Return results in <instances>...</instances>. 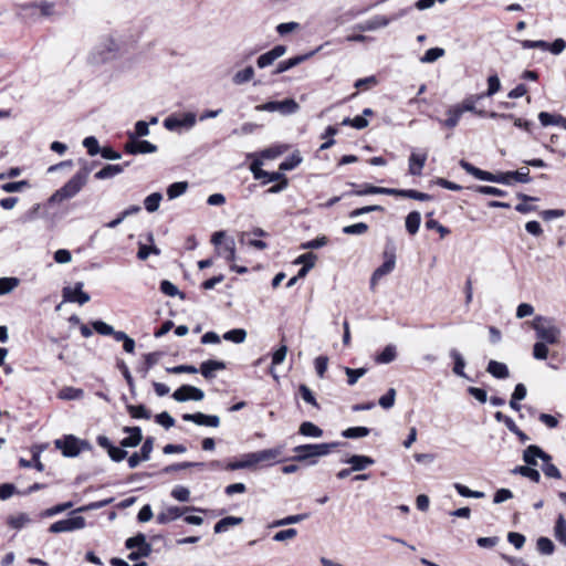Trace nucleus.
I'll list each match as a JSON object with an SVG mask.
<instances>
[{"label":"nucleus","instance_id":"obj_1","mask_svg":"<svg viewBox=\"0 0 566 566\" xmlns=\"http://www.w3.org/2000/svg\"><path fill=\"white\" fill-rule=\"evenodd\" d=\"M338 442L332 443H310L301 444L293 448V460L298 462L310 461V464L316 463V458L325 457L338 447Z\"/></svg>","mask_w":566,"mask_h":566},{"label":"nucleus","instance_id":"obj_2","mask_svg":"<svg viewBox=\"0 0 566 566\" xmlns=\"http://www.w3.org/2000/svg\"><path fill=\"white\" fill-rule=\"evenodd\" d=\"M90 169L84 167L76 172L63 187L56 190L50 198V202H62L75 197L86 185Z\"/></svg>","mask_w":566,"mask_h":566},{"label":"nucleus","instance_id":"obj_3","mask_svg":"<svg viewBox=\"0 0 566 566\" xmlns=\"http://www.w3.org/2000/svg\"><path fill=\"white\" fill-rule=\"evenodd\" d=\"M120 50L119 42L112 35L101 39L88 55L91 64H102L117 56Z\"/></svg>","mask_w":566,"mask_h":566},{"label":"nucleus","instance_id":"obj_4","mask_svg":"<svg viewBox=\"0 0 566 566\" xmlns=\"http://www.w3.org/2000/svg\"><path fill=\"white\" fill-rule=\"evenodd\" d=\"M539 342L554 345L558 343L560 329L553 323L552 318L537 315L531 323Z\"/></svg>","mask_w":566,"mask_h":566},{"label":"nucleus","instance_id":"obj_5","mask_svg":"<svg viewBox=\"0 0 566 566\" xmlns=\"http://www.w3.org/2000/svg\"><path fill=\"white\" fill-rule=\"evenodd\" d=\"M259 112H277L282 115H291L300 109L298 104L293 98L284 101H271L255 106Z\"/></svg>","mask_w":566,"mask_h":566},{"label":"nucleus","instance_id":"obj_6","mask_svg":"<svg viewBox=\"0 0 566 566\" xmlns=\"http://www.w3.org/2000/svg\"><path fill=\"white\" fill-rule=\"evenodd\" d=\"M197 123L196 114L192 112L180 115H170L164 119V127L168 130L176 132L181 129H190Z\"/></svg>","mask_w":566,"mask_h":566},{"label":"nucleus","instance_id":"obj_7","mask_svg":"<svg viewBox=\"0 0 566 566\" xmlns=\"http://www.w3.org/2000/svg\"><path fill=\"white\" fill-rule=\"evenodd\" d=\"M407 13V10L403 9L399 11L397 14L392 17H386V15H374L373 18L360 22L356 25V29L366 32V31H375L381 28H386L391 21L399 19L400 17L405 15Z\"/></svg>","mask_w":566,"mask_h":566},{"label":"nucleus","instance_id":"obj_8","mask_svg":"<svg viewBox=\"0 0 566 566\" xmlns=\"http://www.w3.org/2000/svg\"><path fill=\"white\" fill-rule=\"evenodd\" d=\"M56 449L62 451V454L67 458H73L80 454L82 447H85L86 443L76 437L70 434L65 436L63 439H57L54 442Z\"/></svg>","mask_w":566,"mask_h":566},{"label":"nucleus","instance_id":"obj_9","mask_svg":"<svg viewBox=\"0 0 566 566\" xmlns=\"http://www.w3.org/2000/svg\"><path fill=\"white\" fill-rule=\"evenodd\" d=\"M86 526V521L83 516H72L65 520H60L50 525L49 532L51 533H67L83 530Z\"/></svg>","mask_w":566,"mask_h":566},{"label":"nucleus","instance_id":"obj_10","mask_svg":"<svg viewBox=\"0 0 566 566\" xmlns=\"http://www.w3.org/2000/svg\"><path fill=\"white\" fill-rule=\"evenodd\" d=\"M137 544H140L142 547L140 549L133 551L128 555V559L130 560H137L140 557H147L151 553V545L146 542V536L144 534H138L134 537H129L125 543L126 548L128 549H134L137 546Z\"/></svg>","mask_w":566,"mask_h":566},{"label":"nucleus","instance_id":"obj_11","mask_svg":"<svg viewBox=\"0 0 566 566\" xmlns=\"http://www.w3.org/2000/svg\"><path fill=\"white\" fill-rule=\"evenodd\" d=\"M83 282H77L73 287H64L62 291L63 302L78 303L80 305L87 303L91 297L83 291Z\"/></svg>","mask_w":566,"mask_h":566},{"label":"nucleus","instance_id":"obj_12","mask_svg":"<svg viewBox=\"0 0 566 566\" xmlns=\"http://www.w3.org/2000/svg\"><path fill=\"white\" fill-rule=\"evenodd\" d=\"M172 398L178 402H185L188 400L200 401L205 398V392L195 386L182 385L174 391Z\"/></svg>","mask_w":566,"mask_h":566},{"label":"nucleus","instance_id":"obj_13","mask_svg":"<svg viewBox=\"0 0 566 566\" xmlns=\"http://www.w3.org/2000/svg\"><path fill=\"white\" fill-rule=\"evenodd\" d=\"M460 166L468 174L472 175L473 177H475L479 180L490 181V182H497V184H501V181H505L503 177H500V172L499 174H492V172L482 170V169L473 166L472 164H470V163H468L465 160H461L460 161Z\"/></svg>","mask_w":566,"mask_h":566},{"label":"nucleus","instance_id":"obj_14","mask_svg":"<svg viewBox=\"0 0 566 566\" xmlns=\"http://www.w3.org/2000/svg\"><path fill=\"white\" fill-rule=\"evenodd\" d=\"M125 151L130 155L153 154L157 151V146L148 140H140L129 136L128 142L125 144Z\"/></svg>","mask_w":566,"mask_h":566},{"label":"nucleus","instance_id":"obj_15","mask_svg":"<svg viewBox=\"0 0 566 566\" xmlns=\"http://www.w3.org/2000/svg\"><path fill=\"white\" fill-rule=\"evenodd\" d=\"M385 261L384 263L375 270L371 276V284H376L378 280H380L382 276L389 274L394 271L396 265V255L394 251H385L384 252Z\"/></svg>","mask_w":566,"mask_h":566},{"label":"nucleus","instance_id":"obj_16","mask_svg":"<svg viewBox=\"0 0 566 566\" xmlns=\"http://www.w3.org/2000/svg\"><path fill=\"white\" fill-rule=\"evenodd\" d=\"M182 420L193 422L198 426L217 428L220 424V418L214 415H205L202 412L185 413Z\"/></svg>","mask_w":566,"mask_h":566},{"label":"nucleus","instance_id":"obj_17","mask_svg":"<svg viewBox=\"0 0 566 566\" xmlns=\"http://www.w3.org/2000/svg\"><path fill=\"white\" fill-rule=\"evenodd\" d=\"M258 467L259 465L256 462L255 453L249 452V453L242 454L239 460L227 463L224 469L228 471H235V470H243V469L255 470V469H258Z\"/></svg>","mask_w":566,"mask_h":566},{"label":"nucleus","instance_id":"obj_18","mask_svg":"<svg viewBox=\"0 0 566 566\" xmlns=\"http://www.w3.org/2000/svg\"><path fill=\"white\" fill-rule=\"evenodd\" d=\"M188 511H201V510L193 507V506H190V507L187 506L184 509L178 507V506H169L157 515V522L159 524H166V523L172 522V521L181 517L184 515V513L188 512Z\"/></svg>","mask_w":566,"mask_h":566},{"label":"nucleus","instance_id":"obj_19","mask_svg":"<svg viewBox=\"0 0 566 566\" xmlns=\"http://www.w3.org/2000/svg\"><path fill=\"white\" fill-rule=\"evenodd\" d=\"M286 46L284 45H276L270 51L261 54L256 60V65L260 69L268 67L272 65L277 59L283 56L286 53Z\"/></svg>","mask_w":566,"mask_h":566},{"label":"nucleus","instance_id":"obj_20","mask_svg":"<svg viewBox=\"0 0 566 566\" xmlns=\"http://www.w3.org/2000/svg\"><path fill=\"white\" fill-rule=\"evenodd\" d=\"M282 448L275 447L271 449H264L254 452L256 457L258 465L265 464V465H272L276 462H280V457L282 455Z\"/></svg>","mask_w":566,"mask_h":566},{"label":"nucleus","instance_id":"obj_21","mask_svg":"<svg viewBox=\"0 0 566 566\" xmlns=\"http://www.w3.org/2000/svg\"><path fill=\"white\" fill-rule=\"evenodd\" d=\"M537 459L543 460L544 462L551 461V455L545 453L539 447L537 446H528L523 453V460L528 465H536Z\"/></svg>","mask_w":566,"mask_h":566},{"label":"nucleus","instance_id":"obj_22","mask_svg":"<svg viewBox=\"0 0 566 566\" xmlns=\"http://www.w3.org/2000/svg\"><path fill=\"white\" fill-rule=\"evenodd\" d=\"M427 153L412 151L409 157L408 170L412 176H420L427 161Z\"/></svg>","mask_w":566,"mask_h":566},{"label":"nucleus","instance_id":"obj_23","mask_svg":"<svg viewBox=\"0 0 566 566\" xmlns=\"http://www.w3.org/2000/svg\"><path fill=\"white\" fill-rule=\"evenodd\" d=\"M500 177H503L505 181H501L503 185H511L512 180L517 182L527 184L531 181L530 169L522 168L517 171L500 172Z\"/></svg>","mask_w":566,"mask_h":566},{"label":"nucleus","instance_id":"obj_24","mask_svg":"<svg viewBox=\"0 0 566 566\" xmlns=\"http://www.w3.org/2000/svg\"><path fill=\"white\" fill-rule=\"evenodd\" d=\"M226 368V364L220 360H206L200 365V369L198 371L207 379H212L216 377V371L223 370Z\"/></svg>","mask_w":566,"mask_h":566},{"label":"nucleus","instance_id":"obj_25","mask_svg":"<svg viewBox=\"0 0 566 566\" xmlns=\"http://www.w3.org/2000/svg\"><path fill=\"white\" fill-rule=\"evenodd\" d=\"M124 431L129 433V436L120 441L123 448H134L142 442L143 434L139 427H125Z\"/></svg>","mask_w":566,"mask_h":566},{"label":"nucleus","instance_id":"obj_26","mask_svg":"<svg viewBox=\"0 0 566 566\" xmlns=\"http://www.w3.org/2000/svg\"><path fill=\"white\" fill-rule=\"evenodd\" d=\"M313 55H314V52H310V53H306L303 55H297V56L291 57L289 60L282 61L277 64L276 70L274 71V74H281L283 72H286L290 69L305 62Z\"/></svg>","mask_w":566,"mask_h":566},{"label":"nucleus","instance_id":"obj_27","mask_svg":"<svg viewBox=\"0 0 566 566\" xmlns=\"http://www.w3.org/2000/svg\"><path fill=\"white\" fill-rule=\"evenodd\" d=\"M129 163L117 164V165H106L99 171L95 174V178L99 180L113 178L124 171L126 167H128Z\"/></svg>","mask_w":566,"mask_h":566},{"label":"nucleus","instance_id":"obj_28","mask_svg":"<svg viewBox=\"0 0 566 566\" xmlns=\"http://www.w3.org/2000/svg\"><path fill=\"white\" fill-rule=\"evenodd\" d=\"M344 462L350 464L353 471H361L373 465L375 463V460L367 455L355 454L346 459Z\"/></svg>","mask_w":566,"mask_h":566},{"label":"nucleus","instance_id":"obj_29","mask_svg":"<svg viewBox=\"0 0 566 566\" xmlns=\"http://www.w3.org/2000/svg\"><path fill=\"white\" fill-rule=\"evenodd\" d=\"M481 98H483V95H481V94L472 95V96L467 97L461 104H458L455 106L461 109L462 114L464 112H472V113H475L476 115L483 117L486 115V112H484L482 109L478 111L475 107V103L478 101H480Z\"/></svg>","mask_w":566,"mask_h":566},{"label":"nucleus","instance_id":"obj_30","mask_svg":"<svg viewBox=\"0 0 566 566\" xmlns=\"http://www.w3.org/2000/svg\"><path fill=\"white\" fill-rule=\"evenodd\" d=\"M538 120L543 126L556 125L566 129V117L559 114H551L547 112H541L538 114Z\"/></svg>","mask_w":566,"mask_h":566},{"label":"nucleus","instance_id":"obj_31","mask_svg":"<svg viewBox=\"0 0 566 566\" xmlns=\"http://www.w3.org/2000/svg\"><path fill=\"white\" fill-rule=\"evenodd\" d=\"M243 522L242 517L227 516L216 523L213 531L217 534L227 532L230 527L240 525Z\"/></svg>","mask_w":566,"mask_h":566},{"label":"nucleus","instance_id":"obj_32","mask_svg":"<svg viewBox=\"0 0 566 566\" xmlns=\"http://www.w3.org/2000/svg\"><path fill=\"white\" fill-rule=\"evenodd\" d=\"M239 242L242 245H248L258 250H265L268 248V243L265 241L251 237V233H248V231H243L239 234Z\"/></svg>","mask_w":566,"mask_h":566},{"label":"nucleus","instance_id":"obj_33","mask_svg":"<svg viewBox=\"0 0 566 566\" xmlns=\"http://www.w3.org/2000/svg\"><path fill=\"white\" fill-rule=\"evenodd\" d=\"M486 370L497 379L507 378L510 375L507 366L496 360H490Z\"/></svg>","mask_w":566,"mask_h":566},{"label":"nucleus","instance_id":"obj_34","mask_svg":"<svg viewBox=\"0 0 566 566\" xmlns=\"http://www.w3.org/2000/svg\"><path fill=\"white\" fill-rule=\"evenodd\" d=\"M447 115L448 118L444 120L439 119V123L448 128H454L460 122L462 112L460 108L453 105L447 111Z\"/></svg>","mask_w":566,"mask_h":566},{"label":"nucleus","instance_id":"obj_35","mask_svg":"<svg viewBox=\"0 0 566 566\" xmlns=\"http://www.w3.org/2000/svg\"><path fill=\"white\" fill-rule=\"evenodd\" d=\"M449 356L453 359L454 366H453V373L458 375L459 377L465 378L467 375L464 373L465 367V360L461 353L457 349H451L449 352Z\"/></svg>","mask_w":566,"mask_h":566},{"label":"nucleus","instance_id":"obj_36","mask_svg":"<svg viewBox=\"0 0 566 566\" xmlns=\"http://www.w3.org/2000/svg\"><path fill=\"white\" fill-rule=\"evenodd\" d=\"M397 357V347L392 344L387 345L382 352L375 358L378 364H389Z\"/></svg>","mask_w":566,"mask_h":566},{"label":"nucleus","instance_id":"obj_37","mask_svg":"<svg viewBox=\"0 0 566 566\" xmlns=\"http://www.w3.org/2000/svg\"><path fill=\"white\" fill-rule=\"evenodd\" d=\"M30 522L31 518L27 513H18L15 515H10L7 518V524L14 530H21Z\"/></svg>","mask_w":566,"mask_h":566},{"label":"nucleus","instance_id":"obj_38","mask_svg":"<svg viewBox=\"0 0 566 566\" xmlns=\"http://www.w3.org/2000/svg\"><path fill=\"white\" fill-rule=\"evenodd\" d=\"M83 389L71 386L63 387L57 394V397L63 400H77L83 398Z\"/></svg>","mask_w":566,"mask_h":566},{"label":"nucleus","instance_id":"obj_39","mask_svg":"<svg viewBox=\"0 0 566 566\" xmlns=\"http://www.w3.org/2000/svg\"><path fill=\"white\" fill-rule=\"evenodd\" d=\"M298 432L305 437L319 438L323 430L311 421H305L300 426Z\"/></svg>","mask_w":566,"mask_h":566},{"label":"nucleus","instance_id":"obj_40","mask_svg":"<svg viewBox=\"0 0 566 566\" xmlns=\"http://www.w3.org/2000/svg\"><path fill=\"white\" fill-rule=\"evenodd\" d=\"M253 77H254V69L249 65L245 69L238 71L233 75L232 82L235 85H242V84L250 82Z\"/></svg>","mask_w":566,"mask_h":566},{"label":"nucleus","instance_id":"obj_41","mask_svg":"<svg viewBox=\"0 0 566 566\" xmlns=\"http://www.w3.org/2000/svg\"><path fill=\"white\" fill-rule=\"evenodd\" d=\"M421 222V214L418 211L410 212L406 218V229L410 234H416Z\"/></svg>","mask_w":566,"mask_h":566},{"label":"nucleus","instance_id":"obj_42","mask_svg":"<svg viewBox=\"0 0 566 566\" xmlns=\"http://www.w3.org/2000/svg\"><path fill=\"white\" fill-rule=\"evenodd\" d=\"M188 189V182L187 181H178L171 184L167 188V196L169 200H174L180 196H182Z\"/></svg>","mask_w":566,"mask_h":566},{"label":"nucleus","instance_id":"obj_43","mask_svg":"<svg viewBox=\"0 0 566 566\" xmlns=\"http://www.w3.org/2000/svg\"><path fill=\"white\" fill-rule=\"evenodd\" d=\"M554 535L557 541L566 545V520L563 515H559L556 521Z\"/></svg>","mask_w":566,"mask_h":566},{"label":"nucleus","instance_id":"obj_44","mask_svg":"<svg viewBox=\"0 0 566 566\" xmlns=\"http://www.w3.org/2000/svg\"><path fill=\"white\" fill-rule=\"evenodd\" d=\"M245 338H247V331L243 328H234V329L228 331L227 333L223 334V339L235 343V344L243 343L245 340Z\"/></svg>","mask_w":566,"mask_h":566},{"label":"nucleus","instance_id":"obj_45","mask_svg":"<svg viewBox=\"0 0 566 566\" xmlns=\"http://www.w3.org/2000/svg\"><path fill=\"white\" fill-rule=\"evenodd\" d=\"M163 196L160 192H153L147 196L144 200L145 209L148 212H155L158 210Z\"/></svg>","mask_w":566,"mask_h":566},{"label":"nucleus","instance_id":"obj_46","mask_svg":"<svg viewBox=\"0 0 566 566\" xmlns=\"http://www.w3.org/2000/svg\"><path fill=\"white\" fill-rule=\"evenodd\" d=\"M115 340L123 342V348L126 353L133 354L135 352V340L129 337L125 332L118 331L115 334Z\"/></svg>","mask_w":566,"mask_h":566},{"label":"nucleus","instance_id":"obj_47","mask_svg":"<svg viewBox=\"0 0 566 566\" xmlns=\"http://www.w3.org/2000/svg\"><path fill=\"white\" fill-rule=\"evenodd\" d=\"M307 516H308L307 514L289 515L284 518L274 521L271 524V527H280V526L296 524V523H300V522L306 520Z\"/></svg>","mask_w":566,"mask_h":566},{"label":"nucleus","instance_id":"obj_48","mask_svg":"<svg viewBox=\"0 0 566 566\" xmlns=\"http://www.w3.org/2000/svg\"><path fill=\"white\" fill-rule=\"evenodd\" d=\"M367 370L368 369L364 368V367L357 368V369H353V368H349V367H344V371H345V374L347 376V384L349 386H354L358 381V379L360 377L366 375Z\"/></svg>","mask_w":566,"mask_h":566},{"label":"nucleus","instance_id":"obj_49","mask_svg":"<svg viewBox=\"0 0 566 566\" xmlns=\"http://www.w3.org/2000/svg\"><path fill=\"white\" fill-rule=\"evenodd\" d=\"M513 473H516V474H521L525 478H528L530 480H532L533 482H539V479H541V474L539 472L536 470V469H533L528 465H525V467H516L514 470H513Z\"/></svg>","mask_w":566,"mask_h":566},{"label":"nucleus","instance_id":"obj_50","mask_svg":"<svg viewBox=\"0 0 566 566\" xmlns=\"http://www.w3.org/2000/svg\"><path fill=\"white\" fill-rule=\"evenodd\" d=\"M370 430L367 427H352L342 432V436L347 439H357L368 436Z\"/></svg>","mask_w":566,"mask_h":566},{"label":"nucleus","instance_id":"obj_51","mask_svg":"<svg viewBox=\"0 0 566 566\" xmlns=\"http://www.w3.org/2000/svg\"><path fill=\"white\" fill-rule=\"evenodd\" d=\"M20 283L17 277H0V295L12 292Z\"/></svg>","mask_w":566,"mask_h":566},{"label":"nucleus","instance_id":"obj_52","mask_svg":"<svg viewBox=\"0 0 566 566\" xmlns=\"http://www.w3.org/2000/svg\"><path fill=\"white\" fill-rule=\"evenodd\" d=\"M537 551L542 555H552L555 549L554 543L548 537H539L536 542Z\"/></svg>","mask_w":566,"mask_h":566},{"label":"nucleus","instance_id":"obj_53","mask_svg":"<svg viewBox=\"0 0 566 566\" xmlns=\"http://www.w3.org/2000/svg\"><path fill=\"white\" fill-rule=\"evenodd\" d=\"M446 51L441 48L429 49L421 57V63H433L444 55Z\"/></svg>","mask_w":566,"mask_h":566},{"label":"nucleus","instance_id":"obj_54","mask_svg":"<svg viewBox=\"0 0 566 566\" xmlns=\"http://www.w3.org/2000/svg\"><path fill=\"white\" fill-rule=\"evenodd\" d=\"M92 326L94 328V331L101 335H112L114 338H115V334L118 332V331H115L113 328V326H111L109 324L103 322V321H95L92 323Z\"/></svg>","mask_w":566,"mask_h":566},{"label":"nucleus","instance_id":"obj_55","mask_svg":"<svg viewBox=\"0 0 566 566\" xmlns=\"http://www.w3.org/2000/svg\"><path fill=\"white\" fill-rule=\"evenodd\" d=\"M501 90V82H500V78L496 74H493L491 76H489L488 78V90L485 93H482L481 95L484 96H493L494 94H496L499 91Z\"/></svg>","mask_w":566,"mask_h":566},{"label":"nucleus","instance_id":"obj_56","mask_svg":"<svg viewBox=\"0 0 566 566\" xmlns=\"http://www.w3.org/2000/svg\"><path fill=\"white\" fill-rule=\"evenodd\" d=\"M149 135V124L145 120H138L135 124V130L127 133V136L133 138L145 137Z\"/></svg>","mask_w":566,"mask_h":566},{"label":"nucleus","instance_id":"obj_57","mask_svg":"<svg viewBox=\"0 0 566 566\" xmlns=\"http://www.w3.org/2000/svg\"><path fill=\"white\" fill-rule=\"evenodd\" d=\"M457 492L464 497H474V499H482L484 497V493L480 491H472L468 486L461 484V483H454L453 484Z\"/></svg>","mask_w":566,"mask_h":566},{"label":"nucleus","instance_id":"obj_58","mask_svg":"<svg viewBox=\"0 0 566 566\" xmlns=\"http://www.w3.org/2000/svg\"><path fill=\"white\" fill-rule=\"evenodd\" d=\"M127 410L133 418H137V419H140V418L149 419L150 418V412L143 405H138V406L129 405V406H127Z\"/></svg>","mask_w":566,"mask_h":566},{"label":"nucleus","instance_id":"obj_59","mask_svg":"<svg viewBox=\"0 0 566 566\" xmlns=\"http://www.w3.org/2000/svg\"><path fill=\"white\" fill-rule=\"evenodd\" d=\"M302 163V157L298 153L292 154L287 159L280 164L281 170H292Z\"/></svg>","mask_w":566,"mask_h":566},{"label":"nucleus","instance_id":"obj_60","mask_svg":"<svg viewBox=\"0 0 566 566\" xmlns=\"http://www.w3.org/2000/svg\"><path fill=\"white\" fill-rule=\"evenodd\" d=\"M368 231V226L365 222H358L355 224L346 226L343 228L345 234L360 235Z\"/></svg>","mask_w":566,"mask_h":566},{"label":"nucleus","instance_id":"obj_61","mask_svg":"<svg viewBox=\"0 0 566 566\" xmlns=\"http://www.w3.org/2000/svg\"><path fill=\"white\" fill-rule=\"evenodd\" d=\"M72 506H73L72 502H65V503H62V504H57L55 506H52V507L46 509L45 511H43L41 516L42 517H51V516H54L56 514H60V513L71 509Z\"/></svg>","mask_w":566,"mask_h":566},{"label":"nucleus","instance_id":"obj_62","mask_svg":"<svg viewBox=\"0 0 566 566\" xmlns=\"http://www.w3.org/2000/svg\"><path fill=\"white\" fill-rule=\"evenodd\" d=\"M171 496L179 502H188L190 499V491L186 486L177 485L172 489Z\"/></svg>","mask_w":566,"mask_h":566},{"label":"nucleus","instance_id":"obj_63","mask_svg":"<svg viewBox=\"0 0 566 566\" xmlns=\"http://www.w3.org/2000/svg\"><path fill=\"white\" fill-rule=\"evenodd\" d=\"M395 400L396 390L394 388H390L386 395L379 398L378 402L384 409H390L395 405Z\"/></svg>","mask_w":566,"mask_h":566},{"label":"nucleus","instance_id":"obj_64","mask_svg":"<svg viewBox=\"0 0 566 566\" xmlns=\"http://www.w3.org/2000/svg\"><path fill=\"white\" fill-rule=\"evenodd\" d=\"M83 146L87 149V153L91 156H95L98 153H101V148H99L98 142L93 136L84 138Z\"/></svg>","mask_w":566,"mask_h":566}]
</instances>
